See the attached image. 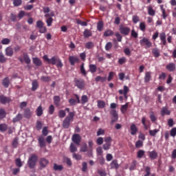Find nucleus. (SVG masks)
I'll use <instances>...</instances> for the list:
<instances>
[{
  "label": "nucleus",
  "instance_id": "39448f33",
  "mask_svg": "<svg viewBox=\"0 0 176 176\" xmlns=\"http://www.w3.org/2000/svg\"><path fill=\"white\" fill-rule=\"evenodd\" d=\"M119 30L120 34H122V35H124L125 36H126V35H129L131 31L130 28L124 26L123 25H120Z\"/></svg>",
  "mask_w": 176,
  "mask_h": 176
},
{
  "label": "nucleus",
  "instance_id": "58836bf2",
  "mask_svg": "<svg viewBox=\"0 0 176 176\" xmlns=\"http://www.w3.org/2000/svg\"><path fill=\"white\" fill-rule=\"evenodd\" d=\"M144 155L145 151H144V150H140L139 151H138L137 157H138L139 159H142Z\"/></svg>",
  "mask_w": 176,
  "mask_h": 176
},
{
  "label": "nucleus",
  "instance_id": "4be33fe9",
  "mask_svg": "<svg viewBox=\"0 0 176 176\" xmlns=\"http://www.w3.org/2000/svg\"><path fill=\"white\" fill-rule=\"evenodd\" d=\"M151 74H152V73H151L150 72H146L145 76H144L145 83H148V82H149V80H151Z\"/></svg>",
  "mask_w": 176,
  "mask_h": 176
},
{
  "label": "nucleus",
  "instance_id": "aec40b11",
  "mask_svg": "<svg viewBox=\"0 0 176 176\" xmlns=\"http://www.w3.org/2000/svg\"><path fill=\"white\" fill-rule=\"evenodd\" d=\"M129 108V102H126L125 104L121 106L120 111L123 115L127 112V109Z\"/></svg>",
  "mask_w": 176,
  "mask_h": 176
},
{
  "label": "nucleus",
  "instance_id": "37998d69",
  "mask_svg": "<svg viewBox=\"0 0 176 176\" xmlns=\"http://www.w3.org/2000/svg\"><path fill=\"white\" fill-rule=\"evenodd\" d=\"M160 131L159 129L149 130V134L151 137H155V135H156V134Z\"/></svg>",
  "mask_w": 176,
  "mask_h": 176
},
{
  "label": "nucleus",
  "instance_id": "a878e982",
  "mask_svg": "<svg viewBox=\"0 0 176 176\" xmlns=\"http://www.w3.org/2000/svg\"><path fill=\"white\" fill-rule=\"evenodd\" d=\"M36 115L37 116H42L43 115V108L41 105L38 106L36 109Z\"/></svg>",
  "mask_w": 176,
  "mask_h": 176
},
{
  "label": "nucleus",
  "instance_id": "3c124183",
  "mask_svg": "<svg viewBox=\"0 0 176 176\" xmlns=\"http://www.w3.org/2000/svg\"><path fill=\"white\" fill-rule=\"evenodd\" d=\"M15 163L16 167H23V164H21V160L20 158H16L15 160Z\"/></svg>",
  "mask_w": 176,
  "mask_h": 176
},
{
  "label": "nucleus",
  "instance_id": "f704fd0d",
  "mask_svg": "<svg viewBox=\"0 0 176 176\" xmlns=\"http://www.w3.org/2000/svg\"><path fill=\"white\" fill-rule=\"evenodd\" d=\"M112 35H113V31L111 30H107L104 32V36L108 37V36H112Z\"/></svg>",
  "mask_w": 176,
  "mask_h": 176
},
{
  "label": "nucleus",
  "instance_id": "0eeeda50",
  "mask_svg": "<svg viewBox=\"0 0 176 176\" xmlns=\"http://www.w3.org/2000/svg\"><path fill=\"white\" fill-rule=\"evenodd\" d=\"M140 43L141 46H146L147 48L152 47V43L146 38H143L142 40H140Z\"/></svg>",
  "mask_w": 176,
  "mask_h": 176
},
{
  "label": "nucleus",
  "instance_id": "4d7b16f0",
  "mask_svg": "<svg viewBox=\"0 0 176 176\" xmlns=\"http://www.w3.org/2000/svg\"><path fill=\"white\" fill-rule=\"evenodd\" d=\"M73 159H75L76 160H81L82 155L77 153H73Z\"/></svg>",
  "mask_w": 176,
  "mask_h": 176
},
{
  "label": "nucleus",
  "instance_id": "052dcab7",
  "mask_svg": "<svg viewBox=\"0 0 176 176\" xmlns=\"http://www.w3.org/2000/svg\"><path fill=\"white\" fill-rule=\"evenodd\" d=\"M82 171L83 173H86V171H87V162H82Z\"/></svg>",
  "mask_w": 176,
  "mask_h": 176
},
{
  "label": "nucleus",
  "instance_id": "f8f14e48",
  "mask_svg": "<svg viewBox=\"0 0 176 176\" xmlns=\"http://www.w3.org/2000/svg\"><path fill=\"white\" fill-rule=\"evenodd\" d=\"M148 157H150V159L151 160H155V159H157V152H156V151H148Z\"/></svg>",
  "mask_w": 176,
  "mask_h": 176
},
{
  "label": "nucleus",
  "instance_id": "1a4fd4ad",
  "mask_svg": "<svg viewBox=\"0 0 176 176\" xmlns=\"http://www.w3.org/2000/svg\"><path fill=\"white\" fill-rule=\"evenodd\" d=\"M72 141L76 144V145H80V141H82V137L79 134H74L72 137Z\"/></svg>",
  "mask_w": 176,
  "mask_h": 176
},
{
  "label": "nucleus",
  "instance_id": "2f4dec72",
  "mask_svg": "<svg viewBox=\"0 0 176 176\" xmlns=\"http://www.w3.org/2000/svg\"><path fill=\"white\" fill-rule=\"evenodd\" d=\"M80 102L82 104H85L89 102V97H87V96H86V95H83L81 97V102Z\"/></svg>",
  "mask_w": 176,
  "mask_h": 176
},
{
  "label": "nucleus",
  "instance_id": "393cba45",
  "mask_svg": "<svg viewBox=\"0 0 176 176\" xmlns=\"http://www.w3.org/2000/svg\"><path fill=\"white\" fill-rule=\"evenodd\" d=\"M32 115V112H31V110L30 109H26L24 111V116L25 118H27L28 119H30L31 118V116Z\"/></svg>",
  "mask_w": 176,
  "mask_h": 176
},
{
  "label": "nucleus",
  "instance_id": "09e8293b",
  "mask_svg": "<svg viewBox=\"0 0 176 176\" xmlns=\"http://www.w3.org/2000/svg\"><path fill=\"white\" fill-rule=\"evenodd\" d=\"M143 145H144V142H142V140H138L135 142V148H142Z\"/></svg>",
  "mask_w": 176,
  "mask_h": 176
},
{
  "label": "nucleus",
  "instance_id": "4468645a",
  "mask_svg": "<svg viewBox=\"0 0 176 176\" xmlns=\"http://www.w3.org/2000/svg\"><path fill=\"white\" fill-rule=\"evenodd\" d=\"M69 61L71 65H75L76 63H79V58H78L76 56H69Z\"/></svg>",
  "mask_w": 176,
  "mask_h": 176
},
{
  "label": "nucleus",
  "instance_id": "473e14b6",
  "mask_svg": "<svg viewBox=\"0 0 176 176\" xmlns=\"http://www.w3.org/2000/svg\"><path fill=\"white\" fill-rule=\"evenodd\" d=\"M33 63L37 67H41V65H42V61H41L40 59L38 58H33Z\"/></svg>",
  "mask_w": 176,
  "mask_h": 176
},
{
  "label": "nucleus",
  "instance_id": "7c9ffc66",
  "mask_svg": "<svg viewBox=\"0 0 176 176\" xmlns=\"http://www.w3.org/2000/svg\"><path fill=\"white\" fill-rule=\"evenodd\" d=\"M6 118V111L3 109H0V120Z\"/></svg>",
  "mask_w": 176,
  "mask_h": 176
},
{
  "label": "nucleus",
  "instance_id": "8fccbe9b",
  "mask_svg": "<svg viewBox=\"0 0 176 176\" xmlns=\"http://www.w3.org/2000/svg\"><path fill=\"white\" fill-rule=\"evenodd\" d=\"M0 63H6V57H5V55L2 52H0Z\"/></svg>",
  "mask_w": 176,
  "mask_h": 176
},
{
  "label": "nucleus",
  "instance_id": "c85d7f7f",
  "mask_svg": "<svg viewBox=\"0 0 176 176\" xmlns=\"http://www.w3.org/2000/svg\"><path fill=\"white\" fill-rule=\"evenodd\" d=\"M69 149L72 153H75V152L78 151V148H76V146L74 143H71Z\"/></svg>",
  "mask_w": 176,
  "mask_h": 176
},
{
  "label": "nucleus",
  "instance_id": "49530a36",
  "mask_svg": "<svg viewBox=\"0 0 176 176\" xmlns=\"http://www.w3.org/2000/svg\"><path fill=\"white\" fill-rule=\"evenodd\" d=\"M21 3H23L22 0H14L13 1V5L15 7L21 6Z\"/></svg>",
  "mask_w": 176,
  "mask_h": 176
},
{
  "label": "nucleus",
  "instance_id": "f3484780",
  "mask_svg": "<svg viewBox=\"0 0 176 176\" xmlns=\"http://www.w3.org/2000/svg\"><path fill=\"white\" fill-rule=\"evenodd\" d=\"M32 91H35L36 89L39 87V84L36 80H34L32 83Z\"/></svg>",
  "mask_w": 176,
  "mask_h": 176
},
{
  "label": "nucleus",
  "instance_id": "4c0bfd02",
  "mask_svg": "<svg viewBox=\"0 0 176 176\" xmlns=\"http://www.w3.org/2000/svg\"><path fill=\"white\" fill-rule=\"evenodd\" d=\"M8 130V125L6 124H0V131L3 133Z\"/></svg>",
  "mask_w": 176,
  "mask_h": 176
},
{
  "label": "nucleus",
  "instance_id": "dca6fc26",
  "mask_svg": "<svg viewBox=\"0 0 176 176\" xmlns=\"http://www.w3.org/2000/svg\"><path fill=\"white\" fill-rule=\"evenodd\" d=\"M175 64L174 63H169L168 65H166V69L168 71H170V72H173V71H175Z\"/></svg>",
  "mask_w": 176,
  "mask_h": 176
},
{
  "label": "nucleus",
  "instance_id": "bb28decb",
  "mask_svg": "<svg viewBox=\"0 0 176 176\" xmlns=\"http://www.w3.org/2000/svg\"><path fill=\"white\" fill-rule=\"evenodd\" d=\"M23 60L26 64H30L31 63V59L30 58V56H28V54L27 53H23Z\"/></svg>",
  "mask_w": 176,
  "mask_h": 176
},
{
  "label": "nucleus",
  "instance_id": "5701e85b",
  "mask_svg": "<svg viewBox=\"0 0 176 176\" xmlns=\"http://www.w3.org/2000/svg\"><path fill=\"white\" fill-rule=\"evenodd\" d=\"M23 119V115L21 113H19L16 115V117H14L12 120L13 123H17V122H20Z\"/></svg>",
  "mask_w": 176,
  "mask_h": 176
},
{
  "label": "nucleus",
  "instance_id": "6ab92c4d",
  "mask_svg": "<svg viewBox=\"0 0 176 176\" xmlns=\"http://www.w3.org/2000/svg\"><path fill=\"white\" fill-rule=\"evenodd\" d=\"M160 41L162 42L164 46H166L167 41H166V33H161L160 34Z\"/></svg>",
  "mask_w": 176,
  "mask_h": 176
},
{
  "label": "nucleus",
  "instance_id": "6e6d98bb",
  "mask_svg": "<svg viewBox=\"0 0 176 176\" xmlns=\"http://www.w3.org/2000/svg\"><path fill=\"white\" fill-rule=\"evenodd\" d=\"M46 23H47V27H52V24L53 23V18L49 17L48 19H47Z\"/></svg>",
  "mask_w": 176,
  "mask_h": 176
},
{
  "label": "nucleus",
  "instance_id": "ea45409f",
  "mask_svg": "<svg viewBox=\"0 0 176 176\" xmlns=\"http://www.w3.org/2000/svg\"><path fill=\"white\" fill-rule=\"evenodd\" d=\"M104 28V23L102 21H99L97 25V30L98 31H102V29Z\"/></svg>",
  "mask_w": 176,
  "mask_h": 176
},
{
  "label": "nucleus",
  "instance_id": "a211bd4d",
  "mask_svg": "<svg viewBox=\"0 0 176 176\" xmlns=\"http://www.w3.org/2000/svg\"><path fill=\"white\" fill-rule=\"evenodd\" d=\"M89 71L91 72V74H96L97 72V65L90 64L89 65Z\"/></svg>",
  "mask_w": 176,
  "mask_h": 176
},
{
  "label": "nucleus",
  "instance_id": "423d86ee",
  "mask_svg": "<svg viewBox=\"0 0 176 176\" xmlns=\"http://www.w3.org/2000/svg\"><path fill=\"white\" fill-rule=\"evenodd\" d=\"M43 59L45 60V61H47L48 64H52V65H56L58 58L54 56L52 58H49V57H47V55H45L43 56Z\"/></svg>",
  "mask_w": 176,
  "mask_h": 176
},
{
  "label": "nucleus",
  "instance_id": "f03ea898",
  "mask_svg": "<svg viewBox=\"0 0 176 176\" xmlns=\"http://www.w3.org/2000/svg\"><path fill=\"white\" fill-rule=\"evenodd\" d=\"M36 162H38V155L36 154L30 155L28 160V166L29 168H34L36 166Z\"/></svg>",
  "mask_w": 176,
  "mask_h": 176
},
{
  "label": "nucleus",
  "instance_id": "864d4df0",
  "mask_svg": "<svg viewBox=\"0 0 176 176\" xmlns=\"http://www.w3.org/2000/svg\"><path fill=\"white\" fill-rule=\"evenodd\" d=\"M155 11L153 10V8L152 7H148V14L150 15V16H155Z\"/></svg>",
  "mask_w": 176,
  "mask_h": 176
},
{
  "label": "nucleus",
  "instance_id": "603ef678",
  "mask_svg": "<svg viewBox=\"0 0 176 176\" xmlns=\"http://www.w3.org/2000/svg\"><path fill=\"white\" fill-rule=\"evenodd\" d=\"M115 36H116L118 42H122V36L120 33H119L118 32H116Z\"/></svg>",
  "mask_w": 176,
  "mask_h": 176
},
{
  "label": "nucleus",
  "instance_id": "c9c22d12",
  "mask_svg": "<svg viewBox=\"0 0 176 176\" xmlns=\"http://www.w3.org/2000/svg\"><path fill=\"white\" fill-rule=\"evenodd\" d=\"M152 53L153 56L157 58L160 56V52H159V50L157 48H153L152 50Z\"/></svg>",
  "mask_w": 176,
  "mask_h": 176
},
{
  "label": "nucleus",
  "instance_id": "774afa93",
  "mask_svg": "<svg viewBox=\"0 0 176 176\" xmlns=\"http://www.w3.org/2000/svg\"><path fill=\"white\" fill-rule=\"evenodd\" d=\"M98 174H99L100 176H107V172H105V170H98Z\"/></svg>",
  "mask_w": 176,
  "mask_h": 176
},
{
  "label": "nucleus",
  "instance_id": "2eb2a0df",
  "mask_svg": "<svg viewBox=\"0 0 176 176\" xmlns=\"http://www.w3.org/2000/svg\"><path fill=\"white\" fill-rule=\"evenodd\" d=\"M131 135H135L137 134V131H138V129H137V126L135 124H133L131 125Z\"/></svg>",
  "mask_w": 176,
  "mask_h": 176
},
{
  "label": "nucleus",
  "instance_id": "20e7f679",
  "mask_svg": "<svg viewBox=\"0 0 176 176\" xmlns=\"http://www.w3.org/2000/svg\"><path fill=\"white\" fill-rule=\"evenodd\" d=\"M38 164L40 170H43V168H46L47 166H49V160L45 157H41L38 160Z\"/></svg>",
  "mask_w": 176,
  "mask_h": 176
},
{
  "label": "nucleus",
  "instance_id": "f257e3e1",
  "mask_svg": "<svg viewBox=\"0 0 176 176\" xmlns=\"http://www.w3.org/2000/svg\"><path fill=\"white\" fill-rule=\"evenodd\" d=\"M74 116H75V113H69V116H67L63 122V127H64V129L69 128V124H71V122H74Z\"/></svg>",
  "mask_w": 176,
  "mask_h": 176
},
{
  "label": "nucleus",
  "instance_id": "5fc2aeb1",
  "mask_svg": "<svg viewBox=\"0 0 176 176\" xmlns=\"http://www.w3.org/2000/svg\"><path fill=\"white\" fill-rule=\"evenodd\" d=\"M80 152H87V144L84 143L80 149Z\"/></svg>",
  "mask_w": 176,
  "mask_h": 176
},
{
  "label": "nucleus",
  "instance_id": "412c9836",
  "mask_svg": "<svg viewBox=\"0 0 176 176\" xmlns=\"http://www.w3.org/2000/svg\"><path fill=\"white\" fill-rule=\"evenodd\" d=\"M111 168H116V170H118V168H119V164H118V160H113L111 163Z\"/></svg>",
  "mask_w": 176,
  "mask_h": 176
},
{
  "label": "nucleus",
  "instance_id": "680f3d73",
  "mask_svg": "<svg viewBox=\"0 0 176 176\" xmlns=\"http://www.w3.org/2000/svg\"><path fill=\"white\" fill-rule=\"evenodd\" d=\"M162 115H170V111L166 107H163L162 110Z\"/></svg>",
  "mask_w": 176,
  "mask_h": 176
},
{
  "label": "nucleus",
  "instance_id": "6e6552de",
  "mask_svg": "<svg viewBox=\"0 0 176 176\" xmlns=\"http://www.w3.org/2000/svg\"><path fill=\"white\" fill-rule=\"evenodd\" d=\"M110 114L112 116L111 124H113V123L118 122V119H119V116H118V113L116 112V110H115V109H112L110 111Z\"/></svg>",
  "mask_w": 176,
  "mask_h": 176
},
{
  "label": "nucleus",
  "instance_id": "7ed1b4c3",
  "mask_svg": "<svg viewBox=\"0 0 176 176\" xmlns=\"http://www.w3.org/2000/svg\"><path fill=\"white\" fill-rule=\"evenodd\" d=\"M74 86L78 87L80 90H83L85 89V86H86V82L83 79H75L74 80Z\"/></svg>",
  "mask_w": 176,
  "mask_h": 176
},
{
  "label": "nucleus",
  "instance_id": "ddd939ff",
  "mask_svg": "<svg viewBox=\"0 0 176 176\" xmlns=\"http://www.w3.org/2000/svg\"><path fill=\"white\" fill-rule=\"evenodd\" d=\"M38 141L40 148H43L46 146V142H45V138L43 136H39Z\"/></svg>",
  "mask_w": 176,
  "mask_h": 176
},
{
  "label": "nucleus",
  "instance_id": "0e129e2a",
  "mask_svg": "<svg viewBox=\"0 0 176 176\" xmlns=\"http://www.w3.org/2000/svg\"><path fill=\"white\" fill-rule=\"evenodd\" d=\"M54 102L55 105H58V104H60V97L58 96L54 97Z\"/></svg>",
  "mask_w": 176,
  "mask_h": 176
},
{
  "label": "nucleus",
  "instance_id": "bf43d9fd",
  "mask_svg": "<svg viewBox=\"0 0 176 176\" xmlns=\"http://www.w3.org/2000/svg\"><path fill=\"white\" fill-rule=\"evenodd\" d=\"M111 48H112V43L108 42L105 45V50H107V52H109V50H111Z\"/></svg>",
  "mask_w": 176,
  "mask_h": 176
},
{
  "label": "nucleus",
  "instance_id": "cd10ccee",
  "mask_svg": "<svg viewBox=\"0 0 176 176\" xmlns=\"http://www.w3.org/2000/svg\"><path fill=\"white\" fill-rule=\"evenodd\" d=\"M96 82H101L102 83H104L105 80H107V77H102L100 76H98L95 78Z\"/></svg>",
  "mask_w": 176,
  "mask_h": 176
},
{
  "label": "nucleus",
  "instance_id": "a19ab883",
  "mask_svg": "<svg viewBox=\"0 0 176 176\" xmlns=\"http://www.w3.org/2000/svg\"><path fill=\"white\" fill-rule=\"evenodd\" d=\"M63 168V165H57V164H54V170L55 171H61Z\"/></svg>",
  "mask_w": 176,
  "mask_h": 176
},
{
  "label": "nucleus",
  "instance_id": "e2e57ef3",
  "mask_svg": "<svg viewBox=\"0 0 176 176\" xmlns=\"http://www.w3.org/2000/svg\"><path fill=\"white\" fill-rule=\"evenodd\" d=\"M1 43H2V45H9V43H10V39H9V38H3L1 41Z\"/></svg>",
  "mask_w": 176,
  "mask_h": 176
},
{
  "label": "nucleus",
  "instance_id": "e433bc0d",
  "mask_svg": "<svg viewBox=\"0 0 176 176\" xmlns=\"http://www.w3.org/2000/svg\"><path fill=\"white\" fill-rule=\"evenodd\" d=\"M80 72L81 74L84 76H86L87 75V72H86V69H85V63H82L80 67Z\"/></svg>",
  "mask_w": 176,
  "mask_h": 176
},
{
  "label": "nucleus",
  "instance_id": "b1692460",
  "mask_svg": "<svg viewBox=\"0 0 176 176\" xmlns=\"http://www.w3.org/2000/svg\"><path fill=\"white\" fill-rule=\"evenodd\" d=\"M10 83V81L9 80V78L6 77L3 81H2V85L3 87L8 88L9 87V84Z\"/></svg>",
  "mask_w": 176,
  "mask_h": 176
},
{
  "label": "nucleus",
  "instance_id": "a18cd8bd",
  "mask_svg": "<svg viewBox=\"0 0 176 176\" xmlns=\"http://www.w3.org/2000/svg\"><path fill=\"white\" fill-rule=\"evenodd\" d=\"M150 119L151 122H153V123H154V122H156V120H157V118H156V116H155V113H153V111H151L150 113Z\"/></svg>",
  "mask_w": 176,
  "mask_h": 176
},
{
  "label": "nucleus",
  "instance_id": "de8ad7c7",
  "mask_svg": "<svg viewBox=\"0 0 176 176\" xmlns=\"http://www.w3.org/2000/svg\"><path fill=\"white\" fill-rule=\"evenodd\" d=\"M98 107L100 109H102L105 107V102L102 101V100H98Z\"/></svg>",
  "mask_w": 176,
  "mask_h": 176
},
{
  "label": "nucleus",
  "instance_id": "69168bd1",
  "mask_svg": "<svg viewBox=\"0 0 176 176\" xmlns=\"http://www.w3.org/2000/svg\"><path fill=\"white\" fill-rule=\"evenodd\" d=\"M36 27L37 28H42L43 27V22L42 21H37Z\"/></svg>",
  "mask_w": 176,
  "mask_h": 176
},
{
  "label": "nucleus",
  "instance_id": "c03bdc74",
  "mask_svg": "<svg viewBox=\"0 0 176 176\" xmlns=\"http://www.w3.org/2000/svg\"><path fill=\"white\" fill-rule=\"evenodd\" d=\"M65 115H67V113H65V110H60L58 111V116L60 119L65 118Z\"/></svg>",
  "mask_w": 176,
  "mask_h": 176
},
{
  "label": "nucleus",
  "instance_id": "c756f323",
  "mask_svg": "<svg viewBox=\"0 0 176 176\" xmlns=\"http://www.w3.org/2000/svg\"><path fill=\"white\" fill-rule=\"evenodd\" d=\"M84 38H89V36H91L92 33L89 29H85L83 32Z\"/></svg>",
  "mask_w": 176,
  "mask_h": 176
},
{
  "label": "nucleus",
  "instance_id": "9d476101",
  "mask_svg": "<svg viewBox=\"0 0 176 176\" xmlns=\"http://www.w3.org/2000/svg\"><path fill=\"white\" fill-rule=\"evenodd\" d=\"M12 101L9 97H6L4 95L0 96V102L1 104H3V105H5V104H8V102H10Z\"/></svg>",
  "mask_w": 176,
  "mask_h": 176
},
{
  "label": "nucleus",
  "instance_id": "13d9d810",
  "mask_svg": "<svg viewBox=\"0 0 176 176\" xmlns=\"http://www.w3.org/2000/svg\"><path fill=\"white\" fill-rule=\"evenodd\" d=\"M51 80H52V78H50V77L47 76H43L41 77V80L43 82H50Z\"/></svg>",
  "mask_w": 176,
  "mask_h": 176
},
{
  "label": "nucleus",
  "instance_id": "79ce46f5",
  "mask_svg": "<svg viewBox=\"0 0 176 176\" xmlns=\"http://www.w3.org/2000/svg\"><path fill=\"white\" fill-rule=\"evenodd\" d=\"M135 167H137V161L134 160L133 161L132 164L129 167L130 171H133V170H135Z\"/></svg>",
  "mask_w": 176,
  "mask_h": 176
},
{
  "label": "nucleus",
  "instance_id": "72a5a7b5",
  "mask_svg": "<svg viewBox=\"0 0 176 176\" xmlns=\"http://www.w3.org/2000/svg\"><path fill=\"white\" fill-rule=\"evenodd\" d=\"M94 47V43H93L91 41L87 42L85 44L86 49L90 50V49H93Z\"/></svg>",
  "mask_w": 176,
  "mask_h": 176
},
{
  "label": "nucleus",
  "instance_id": "338daca9",
  "mask_svg": "<svg viewBox=\"0 0 176 176\" xmlns=\"http://www.w3.org/2000/svg\"><path fill=\"white\" fill-rule=\"evenodd\" d=\"M170 134L171 137H175L176 135V128L174 127L170 130Z\"/></svg>",
  "mask_w": 176,
  "mask_h": 176
},
{
  "label": "nucleus",
  "instance_id": "9b49d317",
  "mask_svg": "<svg viewBox=\"0 0 176 176\" xmlns=\"http://www.w3.org/2000/svg\"><path fill=\"white\" fill-rule=\"evenodd\" d=\"M6 56L8 57H12L14 54L13 48L12 47H8L5 50Z\"/></svg>",
  "mask_w": 176,
  "mask_h": 176
}]
</instances>
